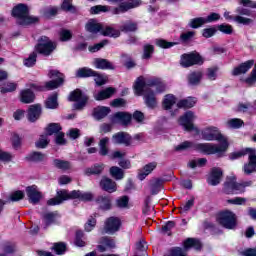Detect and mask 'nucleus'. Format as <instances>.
Masks as SVG:
<instances>
[{
    "mask_svg": "<svg viewBox=\"0 0 256 256\" xmlns=\"http://www.w3.org/2000/svg\"><path fill=\"white\" fill-rule=\"evenodd\" d=\"M147 87H154L156 93H163L166 86L165 83H163L159 78L145 79L143 76L137 78L134 84V91L136 95H144L147 107L153 109L157 107V98H155V92H153V89H148L145 91Z\"/></svg>",
    "mask_w": 256,
    "mask_h": 256,
    "instance_id": "obj_1",
    "label": "nucleus"
},
{
    "mask_svg": "<svg viewBox=\"0 0 256 256\" xmlns=\"http://www.w3.org/2000/svg\"><path fill=\"white\" fill-rule=\"evenodd\" d=\"M68 199H80V201H91L93 195L91 192H82L79 190H73L68 192L67 190H60L57 192V196L47 201V205H61L63 201Z\"/></svg>",
    "mask_w": 256,
    "mask_h": 256,
    "instance_id": "obj_2",
    "label": "nucleus"
},
{
    "mask_svg": "<svg viewBox=\"0 0 256 256\" xmlns=\"http://www.w3.org/2000/svg\"><path fill=\"white\" fill-rule=\"evenodd\" d=\"M48 77L52 80L46 82L45 87L33 83L29 84L28 87H30L32 91H45V89L53 91V89L61 87L65 81V76L57 70H50L48 72Z\"/></svg>",
    "mask_w": 256,
    "mask_h": 256,
    "instance_id": "obj_3",
    "label": "nucleus"
},
{
    "mask_svg": "<svg viewBox=\"0 0 256 256\" xmlns=\"http://www.w3.org/2000/svg\"><path fill=\"white\" fill-rule=\"evenodd\" d=\"M251 185H253L251 181L237 182L235 174H230L226 177L225 193L226 195H241L245 193V188Z\"/></svg>",
    "mask_w": 256,
    "mask_h": 256,
    "instance_id": "obj_4",
    "label": "nucleus"
},
{
    "mask_svg": "<svg viewBox=\"0 0 256 256\" xmlns=\"http://www.w3.org/2000/svg\"><path fill=\"white\" fill-rule=\"evenodd\" d=\"M86 30L89 31V33L97 34L100 33V35H104V37H114L117 38L119 35H121V32L117 29H114L113 27H103L101 23H99L95 19H91L86 24Z\"/></svg>",
    "mask_w": 256,
    "mask_h": 256,
    "instance_id": "obj_5",
    "label": "nucleus"
},
{
    "mask_svg": "<svg viewBox=\"0 0 256 256\" xmlns=\"http://www.w3.org/2000/svg\"><path fill=\"white\" fill-rule=\"evenodd\" d=\"M13 17H16L19 25H31L37 23L39 18L29 15V7L25 4H18L12 10Z\"/></svg>",
    "mask_w": 256,
    "mask_h": 256,
    "instance_id": "obj_6",
    "label": "nucleus"
},
{
    "mask_svg": "<svg viewBox=\"0 0 256 256\" xmlns=\"http://www.w3.org/2000/svg\"><path fill=\"white\" fill-rule=\"evenodd\" d=\"M194 149L204 155H221L225 152V144L198 143L194 145Z\"/></svg>",
    "mask_w": 256,
    "mask_h": 256,
    "instance_id": "obj_7",
    "label": "nucleus"
},
{
    "mask_svg": "<svg viewBox=\"0 0 256 256\" xmlns=\"http://www.w3.org/2000/svg\"><path fill=\"white\" fill-rule=\"evenodd\" d=\"M201 136L204 141H218L225 144V137L217 127L209 126L201 131Z\"/></svg>",
    "mask_w": 256,
    "mask_h": 256,
    "instance_id": "obj_8",
    "label": "nucleus"
},
{
    "mask_svg": "<svg viewBox=\"0 0 256 256\" xmlns=\"http://www.w3.org/2000/svg\"><path fill=\"white\" fill-rule=\"evenodd\" d=\"M203 63H205V60L197 52L183 54L180 59V65L182 67H193V65H203Z\"/></svg>",
    "mask_w": 256,
    "mask_h": 256,
    "instance_id": "obj_9",
    "label": "nucleus"
},
{
    "mask_svg": "<svg viewBox=\"0 0 256 256\" xmlns=\"http://www.w3.org/2000/svg\"><path fill=\"white\" fill-rule=\"evenodd\" d=\"M55 47H57V44L49 40L48 37L42 36L39 39L38 45L35 47V49L42 55H51V53L55 51Z\"/></svg>",
    "mask_w": 256,
    "mask_h": 256,
    "instance_id": "obj_10",
    "label": "nucleus"
},
{
    "mask_svg": "<svg viewBox=\"0 0 256 256\" xmlns=\"http://www.w3.org/2000/svg\"><path fill=\"white\" fill-rule=\"evenodd\" d=\"M69 101H75L74 109H83V107L87 105V101H89V97L83 94L81 90L76 89L72 93H70Z\"/></svg>",
    "mask_w": 256,
    "mask_h": 256,
    "instance_id": "obj_11",
    "label": "nucleus"
},
{
    "mask_svg": "<svg viewBox=\"0 0 256 256\" xmlns=\"http://www.w3.org/2000/svg\"><path fill=\"white\" fill-rule=\"evenodd\" d=\"M248 161L243 165L242 170L245 175H251L252 173H256V150L255 148H251L248 150Z\"/></svg>",
    "mask_w": 256,
    "mask_h": 256,
    "instance_id": "obj_12",
    "label": "nucleus"
},
{
    "mask_svg": "<svg viewBox=\"0 0 256 256\" xmlns=\"http://www.w3.org/2000/svg\"><path fill=\"white\" fill-rule=\"evenodd\" d=\"M104 229L106 233H110L113 235V233H117L119 229H121V219L118 217H110L106 220Z\"/></svg>",
    "mask_w": 256,
    "mask_h": 256,
    "instance_id": "obj_13",
    "label": "nucleus"
},
{
    "mask_svg": "<svg viewBox=\"0 0 256 256\" xmlns=\"http://www.w3.org/2000/svg\"><path fill=\"white\" fill-rule=\"evenodd\" d=\"M193 121H195V114L191 111L186 112L179 119L180 125H182L186 131H193Z\"/></svg>",
    "mask_w": 256,
    "mask_h": 256,
    "instance_id": "obj_14",
    "label": "nucleus"
},
{
    "mask_svg": "<svg viewBox=\"0 0 256 256\" xmlns=\"http://www.w3.org/2000/svg\"><path fill=\"white\" fill-rule=\"evenodd\" d=\"M141 5V2L139 1H133V2H122L119 7L112 8L111 12L113 15H119L121 13H125L129 11V9H135V7H139Z\"/></svg>",
    "mask_w": 256,
    "mask_h": 256,
    "instance_id": "obj_15",
    "label": "nucleus"
},
{
    "mask_svg": "<svg viewBox=\"0 0 256 256\" xmlns=\"http://www.w3.org/2000/svg\"><path fill=\"white\" fill-rule=\"evenodd\" d=\"M132 116L127 112H117L112 116V123H119L120 125H129Z\"/></svg>",
    "mask_w": 256,
    "mask_h": 256,
    "instance_id": "obj_16",
    "label": "nucleus"
},
{
    "mask_svg": "<svg viewBox=\"0 0 256 256\" xmlns=\"http://www.w3.org/2000/svg\"><path fill=\"white\" fill-rule=\"evenodd\" d=\"M98 251L100 253H105V251H109V249H115V240L110 237H102L99 241Z\"/></svg>",
    "mask_w": 256,
    "mask_h": 256,
    "instance_id": "obj_17",
    "label": "nucleus"
},
{
    "mask_svg": "<svg viewBox=\"0 0 256 256\" xmlns=\"http://www.w3.org/2000/svg\"><path fill=\"white\" fill-rule=\"evenodd\" d=\"M221 177H223V170L221 168H213L208 176L209 185H219Z\"/></svg>",
    "mask_w": 256,
    "mask_h": 256,
    "instance_id": "obj_18",
    "label": "nucleus"
},
{
    "mask_svg": "<svg viewBox=\"0 0 256 256\" xmlns=\"http://www.w3.org/2000/svg\"><path fill=\"white\" fill-rule=\"evenodd\" d=\"M255 65V60H247L241 63L238 67L234 68L232 71L233 75H245L252 67Z\"/></svg>",
    "mask_w": 256,
    "mask_h": 256,
    "instance_id": "obj_19",
    "label": "nucleus"
},
{
    "mask_svg": "<svg viewBox=\"0 0 256 256\" xmlns=\"http://www.w3.org/2000/svg\"><path fill=\"white\" fill-rule=\"evenodd\" d=\"M116 89L113 87H108L104 90H101L98 93L94 94V99L96 101H105V99H110V97H113V95H115L116 93Z\"/></svg>",
    "mask_w": 256,
    "mask_h": 256,
    "instance_id": "obj_20",
    "label": "nucleus"
},
{
    "mask_svg": "<svg viewBox=\"0 0 256 256\" xmlns=\"http://www.w3.org/2000/svg\"><path fill=\"white\" fill-rule=\"evenodd\" d=\"M28 121L31 123H35L39 117H41V105L40 104H34L29 107L28 110Z\"/></svg>",
    "mask_w": 256,
    "mask_h": 256,
    "instance_id": "obj_21",
    "label": "nucleus"
},
{
    "mask_svg": "<svg viewBox=\"0 0 256 256\" xmlns=\"http://www.w3.org/2000/svg\"><path fill=\"white\" fill-rule=\"evenodd\" d=\"M27 192V196L29 197V200L31 201V203H39V201H41V192H39V189L37 188V186L33 185V186H29L26 189Z\"/></svg>",
    "mask_w": 256,
    "mask_h": 256,
    "instance_id": "obj_22",
    "label": "nucleus"
},
{
    "mask_svg": "<svg viewBox=\"0 0 256 256\" xmlns=\"http://www.w3.org/2000/svg\"><path fill=\"white\" fill-rule=\"evenodd\" d=\"M237 227V216L232 211H225V229H235Z\"/></svg>",
    "mask_w": 256,
    "mask_h": 256,
    "instance_id": "obj_23",
    "label": "nucleus"
},
{
    "mask_svg": "<svg viewBox=\"0 0 256 256\" xmlns=\"http://www.w3.org/2000/svg\"><path fill=\"white\" fill-rule=\"evenodd\" d=\"M112 141L116 144L130 145L131 136L125 132H119L112 137Z\"/></svg>",
    "mask_w": 256,
    "mask_h": 256,
    "instance_id": "obj_24",
    "label": "nucleus"
},
{
    "mask_svg": "<svg viewBox=\"0 0 256 256\" xmlns=\"http://www.w3.org/2000/svg\"><path fill=\"white\" fill-rule=\"evenodd\" d=\"M157 168V162H152L149 164H146L143 169L138 171V179L140 181H143L147 177V175H150L152 171H154Z\"/></svg>",
    "mask_w": 256,
    "mask_h": 256,
    "instance_id": "obj_25",
    "label": "nucleus"
},
{
    "mask_svg": "<svg viewBox=\"0 0 256 256\" xmlns=\"http://www.w3.org/2000/svg\"><path fill=\"white\" fill-rule=\"evenodd\" d=\"M100 187L108 193H115L117 191V183L109 178H103L100 182Z\"/></svg>",
    "mask_w": 256,
    "mask_h": 256,
    "instance_id": "obj_26",
    "label": "nucleus"
},
{
    "mask_svg": "<svg viewBox=\"0 0 256 256\" xmlns=\"http://www.w3.org/2000/svg\"><path fill=\"white\" fill-rule=\"evenodd\" d=\"M111 113V108L110 107H105V106H98L94 108V118L95 119H104V117H107L108 114Z\"/></svg>",
    "mask_w": 256,
    "mask_h": 256,
    "instance_id": "obj_27",
    "label": "nucleus"
},
{
    "mask_svg": "<svg viewBox=\"0 0 256 256\" xmlns=\"http://www.w3.org/2000/svg\"><path fill=\"white\" fill-rule=\"evenodd\" d=\"M20 101L26 104L33 103L35 94L30 89H24L20 92Z\"/></svg>",
    "mask_w": 256,
    "mask_h": 256,
    "instance_id": "obj_28",
    "label": "nucleus"
},
{
    "mask_svg": "<svg viewBox=\"0 0 256 256\" xmlns=\"http://www.w3.org/2000/svg\"><path fill=\"white\" fill-rule=\"evenodd\" d=\"M195 103H197V99L188 97L186 99L180 100L177 103V107L179 109H191V107H195Z\"/></svg>",
    "mask_w": 256,
    "mask_h": 256,
    "instance_id": "obj_29",
    "label": "nucleus"
},
{
    "mask_svg": "<svg viewBox=\"0 0 256 256\" xmlns=\"http://www.w3.org/2000/svg\"><path fill=\"white\" fill-rule=\"evenodd\" d=\"M96 203L99 205L100 209L103 211H108V209H111V198L107 196H100L96 200Z\"/></svg>",
    "mask_w": 256,
    "mask_h": 256,
    "instance_id": "obj_30",
    "label": "nucleus"
},
{
    "mask_svg": "<svg viewBox=\"0 0 256 256\" xmlns=\"http://www.w3.org/2000/svg\"><path fill=\"white\" fill-rule=\"evenodd\" d=\"M196 249V251H199L201 249L202 245L201 242L195 238H188L184 241V249L187 251V249Z\"/></svg>",
    "mask_w": 256,
    "mask_h": 256,
    "instance_id": "obj_31",
    "label": "nucleus"
},
{
    "mask_svg": "<svg viewBox=\"0 0 256 256\" xmlns=\"http://www.w3.org/2000/svg\"><path fill=\"white\" fill-rule=\"evenodd\" d=\"M93 65L96 69H113V64L106 59L96 58L93 61Z\"/></svg>",
    "mask_w": 256,
    "mask_h": 256,
    "instance_id": "obj_32",
    "label": "nucleus"
},
{
    "mask_svg": "<svg viewBox=\"0 0 256 256\" xmlns=\"http://www.w3.org/2000/svg\"><path fill=\"white\" fill-rule=\"evenodd\" d=\"M177 103V98L173 94H168L164 97L162 106L166 109L169 110L173 105Z\"/></svg>",
    "mask_w": 256,
    "mask_h": 256,
    "instance_id": "obj_33",
    "label": "nucleus"
},
{
    "mask_svg": "<svg viewBox=\"0 0 256 256\" xmlns=\"http://www.w3.org/2000/svg\"><path fill=\"white\" fill-rule=\"evenodd\" d=\"M249 151H251V148H245V149L237 151V152H232L228 155V159L230 161H235L237 159H241V157H245V155H248Z\"/></svg>",
    "mask_w": 256,
    "mask_h": 256,
    "instance_id": "obj_34",
    "label": "nucleus"
},
{
    "mask_svg": "<svg viewBox=\"0 0 256 256\" xmlns=\"http://www.w3.org/2000/svg\"><path fill=\"white\" fill-rule=\"evenodd\" d=\"M109 138H102L99 142V154L102 156L108 155L109 153Z\"/></svg>",
    "mask_w": 256,
    "mask_h": 256,
    "instance_id": "obj_35",
    "label": "nucleus"
},
{
    "mask_svg": "<svg viewBox=\"0 0 256 256\" xmlns=\"http://www.w3.org/2000/svg\"><path fill=\"white\" fill-rule=\"evenodd\" d=\"M96 75V72L91 68H80L76 72V77H93Z\"/></svg>",
    "mask_w": 256,
    "mask_h": 256,
    "instance_id": "obj_36",
    "label": "nucleus"
},
{
    "mask_svg": "<svg viewBox=\"0 0 256 256\" xmlns=\"http://www.w3.org/2000/svg\"><path fill=\"white\" fill-rule=\"evenodd\" d=\"M17 90V83L15 82H7L0 86L1 93H13V91Z\"/></svg>",
    "mask_w": 256,
    "mask_h": 256,
    "instance_id": "obj_37",
    "label": "nucleus"
},
{
    "mask_svg": "<svg viewBox=\"0 0 256 256\" xmlns=\"http://www.w3.org/2000/svg\"><path fill=\"white\" fill-rule=\"evenodd\" d=\"M202 77H203V73L201 71L192 72L188 76V81L190 85H197L201 81Z\"/></svg>",
    "mask_w": 256,
    "mask_h": 256,
    "instance_id": "obj_38",
    "label": "nucleus"
},
{
    "mask_svg": "<svg viewBox=\"0 0 256 256\" xmlns=\"http://www.w3.org/2000/svg\"><path fill=\"white\" fill-rule=\"evenodd\" d=\"M110 174L116 180H121L124 177L123 170L121 168L117 167V166H112L110 168Z\"/></svg>",
    "mask_w": 256,
    "mask_h": 256,
    "instance_id": "obj_39",
    "label": "nucleus"
},
{
    "mask_svg": "<svg viewBox=\"0 0 256 256\" xmlns=\"http://www.w3.org/2000/svg\"><path fill=\"white\" fill-rule=\"evenodd\" d=\"M244 125L243 120L239 119V118H232L230 120H228L227 122V126L230 129H241V126Z\"/></svg>",
    "mask_w": 256,
    "mask_h": 256,
    "instance_id": "obj_40",
    "label": "nucleus"
},
{
    "mask_svg": "<svg viewBox=\"0 0 256 256\" xmlns=\"http://www.w3.org/2000/svg\"><path fill=\"white\" fill-rule=\"evenodd\" d=\"M58 218H59V215L57 213H54V212L47 213L44 216V223H45L46 227H49V225H51V223H55V221H57Z\"/></svg>",
    "mask_w": 256,
    "mask_h": 256,
    "instance_id": "obj_41",
    "label": "nucleus"
},
{
    "mask_svg": "<svg viewBox=\"0 0 256 256\" xmlns=\"http://www.w3.org/2000/svg\"><path fill=\"white\" fill-rule=\"evenodd\" d=\"M53 163L57 167V169H62V171H68V169H71V163H69L68 161L55 159Z\"/></svg>",
    "mask_w": 256,
    "mask_h": 256,
    "instance_id": "obj_42",
    "label": "nucleus"
},
{
    "mask_svg": "<svg viewBox=\"0 0 256 256\" xmlns=\"http://www.w3.org/2000/svg\"><path fill=\"white\" fill-rule=\"evenodd\" d=\"M163 185V182L159 179H155L151 181L150 187L152 191V195H157L161 191V186Z\"/></svg>",
    "mask_w": 256,
    "mask_h": 256,
    "instance_id": "obj_43",
    "label": "nucleus"
},
{
    "mask_svg": "<svg viewBox=\"0 0 256 256\" xmlns=\"http://www.w3.org/2000/svg\"><path fill=\"white\" fill-rule=\"evenodd\" d=\"M61 126L57 123H52L46 128L47 135H57L61 133Z\"/></svg>",
    "mask_w": 256,
    "mask_h": 256,
    "instance_id": "obj_44",
    "label": "nucleus"
},
{
    "mask_svg": "<svg viewBox=\"0 0 256 256\" xmlns=\"http://www.w3.org/2000/svg\"><path fill=\"white\" fill-rule=\"evenodd\" d=\"M121 31L129 33L131 31H137V23L128 21L120 27Z\"/></svg>",
    "mask_w": 256,
    "mask_h": 256,
    "instance_id": "obj_45",
    "label": "nucleus"
},
{
    "mask_svg": "<svg viewBox=\"0 0 256 256\" xmlns=\"http://www.w3.org/2000/svg\"><path fill=\"white\" fill-rule=\"evenodd\" d=\"M189 149H195V144L189 141L182 142L181 144L175 146V151H187Z\"/></svg>",
    "mask_w": 256,
    "mask_h": 256,
    "instance_id": "obj_46",
    "label": "nucleus"
},
{
    "mask_svg": "<svg viewBox=\"0 0 256 256\" xmlns=\"http://www.w3.org/2000/svg\"><path fill=\"white\" fill-rule=\"evenodd\" d=\"M103 171V164L95 165L85 170L86 175H99Z\"/></svg>",
    "mask_w": 256,
    "mask_h": 256,
    "instance_id": "obj_47",
    "label": "nucleus"
},
{
    "mask_svg": "<svg viewBox=\"0 0 256 256\" xmlns=\"http://www.w3.org/2000/svg\"><path fill=\"white\" fill-rule=\"evenodd\" d=\"M188 165L191 169H195V167H203V166L207 165V159L199 158L197 160H192L189 162Z\"/></svg>",
    "mask_w": 256,
    "mask_h": 256,
    "instance_id": "obj_48",
    "label": "nucleus"
},
{
    "mask_svg": "<svg viewBox=\"0 0 256 256\" xmlns=\"http://www.w3.org/2000/svg\"><path fill=\"white\" fill-rule=\"evenodd\" d=\"M57 94H53L46 100L47 109H57Z\"/></svg>",
    "mask_w": 256,
    "mask_h": 256,
    "instance_id": "obj_49",
    "label": "nucleus"
},
{
    "mask_svg": "<svg viewBox=\"0 0 256 256\" xmlns=\"http://www.w3.org/2000/svg\"><path fill=\"white\" fill-rule=\"evenodd\" d=\"M29 161H45L46 156L45 154L41 153V152H33L31 154H29L28 156Z\"/></svg>",
    "mask_w": 256,
    "mask_h": 256,
    "instance_id": "obj_50",
    "label": "nucleus"
},
{
    "mask_svg": "<svg viewBox=\"0 0 256 256\" xmlns=\"http://www.w3.org/2000/svg\"><path fill=\"white\" fill-rule=\"evenodd\" d=\"M205 17H200V18H194L190 21L189 25L192 27V29H197L201 27V25H205Z\"/></svg>",
    "mask_w": 256,
    "mask_h": 256,
    "instance_id": "obj_51",
    "label": "nucleus"
},
{
    "mask_svg": "<svg viewBox=\"0 0 256 256\" xmlns=\"http://www.w3.org/2000/svg\"><path fill=\"white\" fill-rule=\"evenodd\" d=\"M195 205V198H191L186 203L180 206V213H187L191 210V207Z\"/></svg>",
    "mask_w": 256,
    "mask_h": 256,
    "instance_id": "obj_52",
    "label": "nucleus"
},
{
    "mask_svg": "<svg viewBox=\"0 0 256 256\" xmlns=\"http://www.w3.org/2000/svg\"><path fill=\"white\" fill-rule=\"evenodd\" d=\"M156 45L158 47H161L162 49H171V47H175V45H177V43L167 42L164 39H159V40H156Z\"/></svg>",
    "mask_w": 256,
    "mask_h": 256,
    "instance_id": "obj_53",
    "label": "nucleus"
},
{
    "mask_svg": "<svg viewBox=\"0 0 256 256\" xmlns=\"http://www.w3.org/2000/svg\"><path fill=\"white\" fill-rule=\"evenodd\" d=\"M106 11H111V8H109L108 6H94L90 9V13H92V15H97L99 13H106Z\"/></svg>",
    "mask_w": 256,
    "mask_h": 256,
    "instance_id": "obj_54",
    "label": "nucleus"
},
{
    "mask_svg": "<svg viewBox=\"0 0 256 256\" xmlns=\"http://www.w3.org/2000/svg\"><path fill=\"white\" fill-rule=\"evenodd\" d=\"M234 21L238 23V25H251V23H253V19L244 16H236Z\"/></svg>",
    "mask_w": 256,
    "mask_h": 256,
    "instance_id": "obj_55",
    "label": "nucleus"
},
{
    "mask_svg": "<svg viewBox=\"0 0 256 256\" xmlns=\"http://www.w3.org/2000/svg\"><path fill=\"white\" fill-rule=\"evenodd\" d=\"M35 63H37V54L35 52L30 54V56L24 60V65L26 67H33Z\"/></svg>",
    "mask_w": 256,
    "mask_h": 256,
    "instance_id": "obj_56",
    "label": "nucleus"
},
{
    "mask_svg": "<svg viewBox=\"0 0 256 256\" xmlns=\"http://www.w3.org/2000/svg\"><path fill=\"white\" fill-rule=\"evenodd\" d=\"M195 37V31L184 32L180 35V40L182 43H187Z\"/></svg>",
    "mask_w": 256,
    "mask_h": 256,
    "instance_id": "obj_57",
    "label": "nucleus"
},
{
    "mask_svg": "<svg viewBox=\"0 0 256 256\" xmlns=\"http://www.w3.org/2000/svg\"><path fill=\"white\" fill-rule=\"evenodd\" d=\"M54 251L57 253V255H63L67 249V245L63 242H59L54 244L53 246Z\"/></svg>",
    "mask_w": 256,
    "mask_h": 256,
    "instance_id": "obj_58",
    "label": "nucleus"
},
{
    "mask_svg": "<svg viewBox=\"0 0 256 256\" xmlns=\"http://www.w3.org/2000/svg\"><path fill=\"white\" fill-rule=\"evenodd\" d=\"M47 145H49V139H47V135L40 136L39 140L36 142V147H38V149H45Z\"/></svg>",
    "mask_w": 256,
    "mask_h": 256,
    "instance_id": "obj_59",
    "label": "nucleus"
},
{
    "mask_svg": "<svg viewBox=\"0 0 256 256\" xmlns=\"http://www.w3.org/2000/svg\"><path fill=\"white\" fill-rule=\"evenodd\" d=\"M23 197H25V194L23 193V191H15L12 194H10L9 201H13V202L21 201Z\"/></svg>",
    "mask_w": 256,
    "mask_h": 256,
    "instance_id": "obj_60",
    "label": "nucleus"
},
{
    "mask_svg": "<svg viewBox=\"0 0 256 256\" xmlns=\"http://www.w3.org/2000/svg\"><path fill=\"white\" fill-rule=\"evenodd\" d=\"M246 202L247 199L241 197H235L233 199L227 200V203H229V205H245Z\"/></svg>",
    "mask_w": 256,
    "mask_h": 256,
    "instance_id": "obj_61",
    "label": "nucleus"
},
{
    "mask_svg": "<svg viewBox=\"0 0 256 256\" xmlns=\"http://www.w3.org/2000/svg\"><path fill=\"white\" fill-rule=\"evenodd\" d=\"M95 225H97V220L91 217L90 219H88V221L85 224V231H87L88 233L90 231H93V229H95Z\"/></svg>",
    "mask_w": 256,
    "mask_h": 256,
    "instance_id": "obj_62",
    "label": "nucleus"
},
{
    "mask_svg": "<svg viewBox=\"0 0 256 256\" xmlns=\"http://www.w3.org/2000/svg\"><path fill=\"white\" fill-rule=\"evenodd\" d=\"M217 71V67L209 68L207 70V77L210 81H215V79H217Z\"/></svg>",
    "mask_w": 256,
    "mask_h": 256,
    "instance_id": "obj_63",
    "label": "nucleus"
},
{
    "mask_svg": "<svg viewBox=\"0 0 256 256\" xmlns=\"http://www.w3.org/2000/svg\"><path fill=\"white\" fill-rule=\"evenodd\" d=\"M242 256H256V249L255 248H248L242 252H240Z\"/></svg>",
    "mask_w": 256,
    "mask_h": 256,
    "instance_id": "obj_64",
    "label": "nucleus"
}]
</instances>
